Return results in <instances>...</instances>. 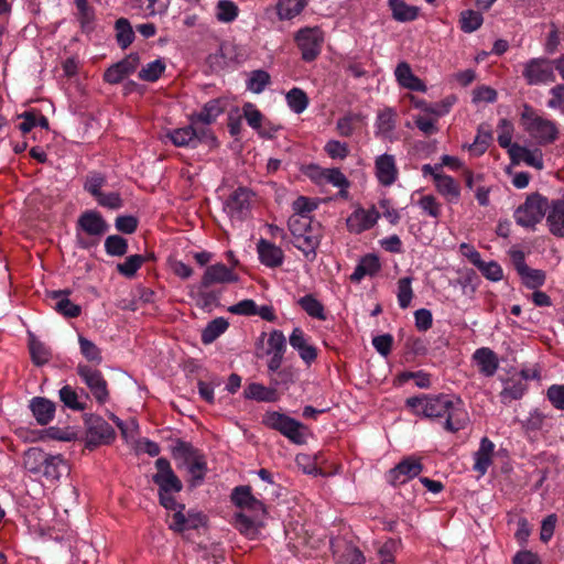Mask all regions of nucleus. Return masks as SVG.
<instances>
[{
    "label": "nucleus",
    "instance_id": "nucleus-1",
    "mask_svg": "<svg viewBox=\"0 0 564 564\" xmlns=\"http://www.w3.org/2000/svg\"><path fill=\"white\" fill-rule=\"evenodd\" d=\"M406 405L416 414L429 419H445L444 429L456 433L468 423V414L463 400L454 394L412 397L406 399Z\"/></svg>",
    "mask_w": 564,
    "mask_h": 564
},
{
    "label": "nucleus",
    "instance_id": "nucleus-2",
    "mask_svg": "<svg viewBox=\"0 0 564 564\" xmlns=\"http://www.w3.org/2000/svg\"><path fill=\"white\" fill-rule=\"evenodd\" d=\"M108 230L109 225L99 212L86 210L77 219L76 243L82 249L95 247Z\"/></svg>",
    "mask_w": 564,
    "mask_h": 564
},
{
    "label": "nucleus",
    "instance_id": "nucleus-3",
    "mask_svg": "<svg viewBox=\"0 0 564 564\" xmlns=\"http://www.w3.org/2000/svg\"><path fill=\"white\" fill-rule=\"evenodd\" d=\"M547 207L549 199L545 196L540 193H532L514 210V220L517 225L534 230L535 226L544 218Z\"/></svg>",
    "mask_w": 564,
    "mask_h": 564
},
{
    "label": "nucleus",
    "instance_id": "nucleus-4",
    "mask_svg": "<svg viewBox=\"0 0 564 564\" xmlns=\"http://www.w3.org/2000/svg\"><path fill=\"white\" fill-rule=\"evenodd\" d=\"M166 138L175 147L196 148L198 144H205L215 148L217 145V139L210 129L199 128L192 122L186 127L170 130Z\"/></svg>",
    "mask_w": 564,
    "mask_h": 564
},
{
    "label": "nucleus",
    "instance_id": "nucleus-5",
    "mask_svg": "<svg viewBox=\"0 0 564 564\" xmlns=\"http://www.w3.org/2000/svg\"><path fill=\"white\" fill-rule=\"evenodd\" d=\"M521 121L525 131L540 144H549L557 139V128L551 120L536 116L530 106H524Z\"/></svg>",
    "mask_w": 564,
    "mask_h": 564
},
{
    "label": "nucleus",
    "instance_id": "nucleus-6",
    "mask_svg": "<svg viewBox=\"0 0 564 564\" xmlns=\"http://www.w3.org/2000/svg\"><path fill=\"white\" fill-rule=\"evenodd\" d=\"M172 455L175 459H182L192 476V485L200 482L206 474V460L204 456L193 447L191 443L177 440L172 447Z\"/></svg>",
    "mask_w": 564,
    "mask_h": 564
},
{
    "label": "nucleus",
    "instance_id": "nucleus-7",
    "mask_svg": "<svg viewBox=\"0 0 564 564\" xmlns=\"http://www.w3.org/2000/svg\"><path fill=\"white\" fill-rule=\"evenodd\" d=\"M262 423L267 427L280 432L294 444L302 445L306 442L305 426L286 414L276 411L267 412L262 417Z\"/></svg>",
    "mask_w": 564,
    "mask_h": 564
},
{
    "label": "nucleus",
    "instance_id": "nucleus-8",
    "mask_svg": "<svg viewBox=\"0 0 564 564\" xmlns=\"http://www.w3.org/2000/svg\"><path fill=\"white\" fill-rule=\"evenodd\" d=\"M86 446L95 448L100 444H109L115 440V430L101 416L85 414Z\"/></svg>",
    "mask_w": 564,
    "mask_h": 564
},
{
    "label": "nucleus",
    "instance_id": "nucleus-9",
    "mask_svg": "<svg viewBox=\"0 0 564 564\" xmlns=\"http://www.w3.org/2000/svg\"><path fill=\"white\" fill-rule=\"evenodd\" d=\"M76 372L99 404H105L109 400L108 383L100 370L79 364Z\"/></svg>",
    "mask_w": 564,
    "mask_h": 564
},
{
    "label": "nucleus",
    "instance_id": "nucleus-10",
    "mask_svg": "<svg viewBox=\"0 0 564 564\" xmlns=\"http://www.w3.org/2000/svg\"><path fill=\"white\" fill-rule=\"evenodd\" d=\"M555 62L547 58H531L523 65L522 76L528 85H541L555 80Z\"/></svg>",
    "mask_w": 564,
    "mask_h": 564
},
{
    "label": "nucleus",
    "instance_id": "nucleus-11",
    "mask_svg": "<svg viewBox=\"0 0 564 564\" xmlns=\"http://www.w3.org/2000/svg\"><path fill=\"white\" fill-rule=\"evenodd\" d=\"M252 192L247 187L235 189L224 203V212L232 220L242 221L250 214Z\"/></svg>",
    "mask_w": 564,
    "mask_h": 564
},
{
    "label": "nucleus",
    "instance_id": "nucleus-12",
    "mask_svg": "<svg viewBox=\"0 0 564 564\" xmlns=\"http://www.w3.org/2000/svg\"><path fill=\"white\" fill-rule=\"evenodd\" d=\"M323 40L318 28H303L297 31L295 42L305 62H312L319 55Z\"/></svg>",
    "mask_w": 564,
    "mask_h": 564
},
{
    "label": "nucleus",
    "instance_id": "nucleus-13",
    "mask_svg": "<svg viewBox=\"0 0 564 564\" xmlns=\"http://www.w3.org/2000/svg\"><path fill=\"white\" fill-rule=\"evenodd\" d=\"M155 467L158 471L152 476V480L159 486V491L180 492L182 490V481L175 475L166 458H158L155 460Z\"/></svg>",
    "mask_w": 564,
    "mask_h": 564
},
{
    "label": "nucleus",
    "instance_id": "nucleus-14",
    "mask_svg": "<svg viewBox=\"0 0 564 564\" xmlns=\"http://www.w3.org/2000/svg\"><path fill=\"white\" fill-rule=\"evenodd\" d=\"M423 470L420 459L410 456L389 470L387 478L392 486H399L416 477Z\"/></svg>",
    "mask_w": 564,
    "mask_h": 564
},
{
    "label": "nucleus",
    "instance_id": "nucleus-15",
    "mask_svg": "<svg viewBox=\"0 0 564 564\" xmlns=\"http://www.w3.org/2000/svg\"><path fill=\"white\" fill-rule=\"evenodd\" d=\"M322 236L321 225L315 223V225L305 230V232L294 237L293 245L312 262L316 259V250L321 243Z\"/></svg>",
    "mask_w": 564,
    "mask_h": 564
},
{
    "label": "nucleus",
    "instance_id": "nucleus-16",
    "mask_svg": "<svg viewBox=\"0 0 564 564\" xmlns=\"http://www.w3.org/2000/svg\"><path fill=\"white\" fill-rule=\"evenodd\" d=\"M185 506L180 505V510H176L172 516L170 529L175 532H184L187 530H195L205 524V517L202 512L189 510L184 513Z\"/></svg>",
    "mask_w": 564,
    "mask_h": 564
},
{
    "label": "nucleus",
    "instance_id": "nucleus-17",
    "mask_svg": "<svg viewBox=\"0 0 564 564\" xmlns=\"http://www.w3.org/2000/svg\"><path fill=\"white\" fill-rule=\"evenodd\" d=\"M231 501L240 509L265 516L264 503L252 495L250 486H238L231 492Z\"/></svg>",
    "mask_w": 564,
    "mask_h": 564
},
{
    "label": "nucleus",
    "instance_id": "nucleus-18",
    "mask_svg": "<svg viewBox=\"0 0 564 564\" xmlns=\"http://www.w3.org/2000/svg\"><path fill=\"white\" fill-rule=\"evenodd\" d=\"M140 64V56L138 53H131L126 58L111 65L104 74L105 82L109 84H118L124 77L132 74Z\"/></svg>",
    "mask_w": 564,
    "mask_h": 564
},
{
    "label": "nucleus",
    "instance_id": "nucleus-19",
    "mask_svg": "<svg viewBox=\"0 0 564 564\" xmlns=\"http://www.w3.org/2000/svg\"><path fill=\"white\" fill-rule=\"evenodd\" d=\"M544 217L549 231L557 238H564V199L557 198L549 202Z\"/></svg>",
    "mask_w": 564,
    "mask_h": 564
},
{
    "label": "nucleus",
    "instance_id": "nucleus-20",
    "mask_svg": "<svg viewBox=\"0 0 564 564\" xmlns=\"http://www.w3.org/2000/svg\"><path fill=\"white\" fill-rule=\"evenodd\" d=\"M379 217L380 214L375 208L369 210L359 208L347 218L346 225L350 232L360 234L372 228Z\"/></svg>",
    "mask_w": 564,
    "mask_h": 564
},
{
    "label": "nucleus",
    "instance_id": "nucleus-21",
    "mask_svg": "<svg viewBox=\"0 0 564 564\" xmlns=\"http://www.w3.org/2000/svg\"><path fill=\"white\" fill-rule=\"evenodd\" d=\"M238 276L224 263L207 267L202 278L200 288L207 289L215 283L237 282Z\"/></svg>",
    "mask_w": 564,
    "mask_h": 564
},
{
    "label": "nucleus",
    "instance_id": "nucleus-22",
    "mask_svg": "<svg viewBox=\"0 0 564 564\" xmlns=\"http://www.w3.org/2000/svg\"><path fill=\"white\" fill-rule=\"evenodd\" d=\"M70 467L67 460L61 454L52 455L47 453V459L43 464L40 477H44L50 482H55L64 475H69Z\"/></svg>",
    "mask_w": 564,
    "mask_h": 564
},
{
    "label": "nucleus",
    "instance_id": "nucleus-23",
    "mask_svg": "<svg viewBox=\"0 0 564 564\" xmlns=\"http://www.w3.org/2000/svg\"><path fill=\"white\" fill-rule=\"evenodd\" d=\"M375 169L376 176L381 185L390 186L397 181L398 169L393 155L384 153L378 156Z\"/></svg>",
    "mask_w": 564,
    "mask_h": 564
},
{
    "label": "nucleus",
    "instance_id": "nucleus-24",
    "mask_svg": "<svg viewBox=\"0 0 564 564\" xmlns=\"http://www.w3.org/2000/svg\"><path fill=\"white\" fill-rule=\"evenodd\" d=\"M257 250L261 263L265 267L278 268L283 263L284 252L274 243H271L265 239H260L257 245Z\"/></svg>",
    "mask_w": 564,
    "mask_h": 564
},
{
    "label": "nucleus",
    "instance_id": "nucleus-25",
    "mask_svg": "<svg viewBox=\"0 0 564 564\" xmlns=\"http://www.w3.org/2000/svg\"><path fill=\"white\" fill-rule=\"evenodd\" d=\"M290 345L297 350L301 359L307 365L312 364L317 357V350L310 345L305 338L304 332L300 327H295L290 335Z\"/></svg>",
    "mask_w": 564,
    "mask_h": 564
},
{
    "label": "nucleus",
    "instance_id": "nucleus-26",
    "mask_svg": "<svg viewBox=\"0 0 564 564\" xmlns=\"http://www.w3.org/2000/svg\"><path fill=\"white\" fill-rule=\"evenodd\" d=\"M394 75L400 86L406 89L421 93L426 90L425 84L413 74L406 62H401L397 65Z\"/></svg>",
    "mask_w": 564,
    "mask_h": 564
},
{
    "label": "nucleus",
    "instance_id": "nucleus-27",
    "mask_svg": "<svg viewBox=\"0 0 564 564\" xmlns=\"http://www.w3.org/2000/svg\"><path fill=\"white\" fill-rule=\"evenodd\" d=\"M69 290L52 291L48 296L55 300L54 310L65 317L75 318L80 315L82 308L79 305L73 303L68 295Z\"/></svg>",
    "mask_w": 564,
    "mask_h": 564
},
{
    "label": "nucleus",
    "instance_id": "nucleus-28",
    "mask_svg": "<svg viewBox=\"0 0 564 564\" xmlns=\"http://www.w3.org/2000/svg\"><path fill=\"white\" fill-rule=\"evenodd\" d=\"M30 409L40 425L48 424L55 414V403L43 397H34L30 401Z\"/></svg>",
    "mask_w": 564,
    "mask_h": 564
},
{
    "label": "nucleus",
    "instance_id": "nucleus-29",
    "mask_svg": "<svg viewBox=\"0 0 564 564\" xmlns=\"http://www.w3.org/2000/svg\"><path fill=\"white\" fill-rule=\"evenodd\" d=\"M474 360L476 361L480 373L486 377H492L499 367V360L494 350L488 347L478 348L474 355Z\"/></svg>",
    "mask_w": 564,
    "mask_h": 564
},
{
    "label": "nucleus",
    "instance_id": "nucleus-30",
    "mask_svg": "<svg viewBox=\"0 0 564 564\" xmlns=\"http://www.w3.org/2000/svg\"><path fill=\"white\" fill-rule=\"evenodd\" d=\"M313 169L316 171V174L313 175V177L319 181H326L335 187L340 188V194L343 196L347 195L346 189L349 187V181L339 169H319L317 166Z\"/></svg>",
    "mask_w": 564,
    "mask_h": 564
},
{
    "label": "nucleus",
    "instance_id": "nucleus-31",
    "mask_svg": "<svg viewBox=\"0 0 564 564\" xmlns=\"http://www.w3.org/2000/svg\"><path fill=\"white\" fill-rule=\"evenodd\" d=\"M224 112L223 107L220 106V101L217 99L209 100L206 102L203 107V109L197 112L193 113L189 117V122L193 124H196L198 127V123L208 126L216 121V119Z\"/></svg>",
    "mask_w": 564,
    "mask_h": 564
},
{
    "label": "nucleus",
    "instance_id": "nucleus-32",
    "mask_svg": "<svg viewBox=\"0 0 564 564\" xmlns=\"http://www.w3.org/2000/svg\"><path fill=\"white\" fill-rule=\"evenodd\" d=\"M169 6L170 0H131V8L139 10L144 18L164 15Z\"/></svg>",
    "mask_w": 564,
    "mask_h": 564
},
{
    "label": "nucleus",
    "instance_id": "nucleus-33",
    "mask_svg": "<svg viewBox=\"0 0 564 564\" xmlns=\"http://www.w3.org/2000/svg\"><path fill=\"white\" fill-rule=\"evenodd\" d=\"M495 445L494 443L487 438L482 437L480 441L479 449L475 453V464H474V470L478 471L480 475H485L488 467L491 465L492 459V452H494Z\"/></svg>",
    "mask_w": 564,
    "mask_h": 564
},
{
    "label": "nucleus",
    "instance_id": "nucleus-34",
    "mask_svg": "<svg viewBox=\"0 0 564 564\" xmlns=\"http://www.w3.org/2000/svg\"><path fill=\"white\" fill-rule=\"evenodd\" d=\"M47 459V453L39 447L29 448L23 455L24 468L35 477L41 476L43 464Z\"/></svg>",
    "mask_w": 564,
    "mask_h": 564
},
{
    "label": "nucleus",
    "instance_id": "nucleus-35",
    "mask_svg": "<svg viewBox=\"0 0 564 564\" xmlns=\"http://www.w3.org/2000/svg\"><path fill=\"white\" fill-rule=\"evenodd\" d=\"M434 184L438 193L445 196L448 202H457L460 195V189L452 176L434 174Z\"/></svg>",
    "mask_w": 564,
    "mask_h": 564
},
{
    "label": "nucleus",
    "instance_id": "nucleus-36",
    "mask_svg": "<svg viewBox=\"0 0 564 564\" xmlns=\"http://www.w3.org/2000/svg\"><path fill=\"white\" fill-rule=\"evenodd\" d=\"M334 554L340 564H365V556L362 552L355 545L344 542L343 545H337Z\"/></svg>",
    "mask_w": 564,
    "mask_h": 564
},
{
    "label": "nucleus",
    "instance_id": "nucleus-37",
    "mask_svg": "<svg viewBox=\"0 0 564 564\" xmlns=\"http://www.w3.org/2000/svg\"><path fill=\"white\" fill-rule=\"evenodd\" d=\"M262 514L247 516L243 512H238L235 516V527L245 535L253 538L258 533V525L263 519Z\"/></svg>",
    "mask_w": 564,
    "mask_h": 564
},
{
    "label": "nucleus",
    "instance_id": "nucleus-38",
    "mask_svg": "<svg viewBox=\"0 0 564 564\" xmlns=\"http://www.w3.org/2000/svg\"><path fill=\"white\" fill-rule=\"evenodd\" d=\"M246 399H251L260 402H274L278 400L276 391L274 388H267L260 383H250L243 391Z\"/></svg>",
    "mask_w": 564,
    "mask_h": 564
},
{
    "label": "nucleus",
    "instance_id": "nucleus-39",
    "mask_svg": "<svg viewBox=\"0 0 564 564\" xmlns=\"http://www.w3.org/2000/svg\"><path fill=\"white\" fill-rule=\"evenodd\" d=\"M306 0H278L276 13L280 20H291L306 7Z\"/></svg>",
    "mask_w": 564,
    "mask_h": 564
},
{
    "label": "nucleus",
    "instance_id": "nucleus-40",
    "mask_svg": "<svg viewBox=\"0 0 564 564\" xmlns=\"http://www.w3.org/2000/svg\"><path fill=\"white\" fill-rule=\"evenodd\" d=\"M297 304L308 316L319 321L326 319L324 305L313 294L300 297Z\"/></svg>",
    "mask_w": 564,
    "mask_h": 564
},
{
    "label": "nucleus",
    "instance_id": "nucleus-41",
    "mask_svg": "<svg viewBox=\"0 0 564 564\" xmlns=\"http://www.w3.org/2000/svg\"><path fill=\"white\" fill-rule=\"evenodd\" d=\"M229 326V323L224 317H217L209 322L202 332V341L204 344L214 343L221 334H224Z\"/></svg>",
    "mask_w": 564,
    "mask_h": 564
},
{
    "label": "nucleus",
    "instance_id": "nucleus-42",
    "mask_svg": "<svg viewBox=\"0 0 564 564\" xmlns=\"http://www.w3.org/2000/svg\"><path fill=\"white\" fill-rule=\"evenodd\" d=\"M392 17L397 21L406 22L416 19L419 10L416 7L408 6L403 0H389Z\"/></svg>",
    "mask_w": 564,
    "mask_h": 564
},
{
    "label": "nucleus",
    "instance_id": "nucleus-43",
    "mask_svg": "<svg viewBox=\"0 0 564 564\" xmlns=\"http://www.w3.org/2000/svg\"><path fill=\"white\" fill-rule=\"evenodd\" d=\"M117 43L121 48H127L134 40V31L126 18H120L115 23Z\"/></svg>",
    "mask_w": 564,
    "mask_h": 564
},
{
    "label": "nucleus",
    "instance_id": "nucleus-44",
    "mask_svg": "<svg viewBox=\"0 0 564 564\" xmlns=\"http://www.w3.org/2000/svg\"><path fill=\"white\" fill-rule=\"evenodd\" d=\"M144 262H147V257L143 254H132L127 257L123 262L118 263L116 269L122 276L132 279Z\"/></svg>",
    "mask_w": 564,
    "mask_h": 564
},
{
    "label": "nucleus",
    "instance_id": "nucleus-45",
    "mask_svg": "<svg viewBox=\"0 0 564 564\" xmlns=\"http://www.w3.org/2000/svg\"><path fill=\"white\" fill-rule=\"evenodd\" d=\"M519 275L522 279V283L531 290H535L545 283L546 274L543 270L531 269L529 265L523 269Z\"/></svg>",
    "mask_w": 564,
    "mask_h": 564
},
{
    "label": "nucleus",
    "instance_id": "nucleus-46",
    "mask_svg": "<svg viewBox=\"0 0 564 564\" xmlns=\"http://www.w3.org/2000/svg\"><path fill=\"white\" fill-rule=\"evenodd\" d=\"M484 18L482 14L478 11L474 10H465L460 13V29L465 33H471L478 30L482 24Z\"/></svg>",
    "mask_w": 564,
    "mask_h": 564
},
{
    "label": "nucleus",
    "instance_id": "nucleus-47",
    "mask_svg": "<svg viewBox=\"0 0 564 564\" xmlns=\"http://www.w3.org/2000/svg\"><path fill=\"white\" fill-rule=\"evenodd\" d=\"M128 241L119 235L108 236L105 240V250L111 257H122L128 252Z\"/></svg>",
    "mask_w": 564,
    "mask_h": 564
},
{
    "label": "nucleus",
    "instance_id": "nucleus-48",
    "mask_svg": "<svg viewBox=\"0 0 564 564\" xmlns=\"http://www.w3.org/2000/svg\"><path fill=\"white\" fill-rule=\"evenodd\" d=\"M285 98L289 107L295 113H302L308 106L307 95L301 88H292Z\"/></svg>",
    "mask_w": 564,
    "mask_h": 564
},
{
    "label": "nucleus",
    "instance_id": "nucleus-49",
    "mask_svg": "<svg viewBox=\"0 0 564 564\" xmlns=\"http://www.w3.org/2000/svg\"><path fill=\"white\" fill-rule=\"evenodd\" d=\"M79 348L82 355L89 361L96 365H100L102 356L100 349L88 338L79 335L78 337Z\"/></svg>",
    "mask_w": 564,
    "mask_h": 564
},
{
    "label": "nucleus",
    "instance_id": "nucleus-50",
    "mask_svg": "<svg viewBox=\"0 0 564 564\" xmlns=\"http://www.w3.org/2000/svg\"><path fill=\"white\" fill-rule=\"evenodd\" d=\"M165 70V63L159 58L147 64L140 72L139 78L144 82L158 80Z\"/></svg>",
    "mask_w": 564,
    "mask_h": 564
},
{
    "label": "nucleus",
    "instance_id": "nucleus-51",
    "mask_svg": "<svg viewBox=\"0 0 564 564\" xmlns=\"http://www.w3.org/2000/svg\"><path fill=\"white\" fill-rule=\"evenodd\" d=\"M527 390L525 383L521 380L510 381L506 384V387L500 392V398L503 403L511 402L513 400H519L523 397Z\"/></svg>",
    "mask_w": 564,
    "mask_h": 564
},
{
    "label": "nucleus",
    "instance_id": "nucleus-52",
    "mask_svg": "<svg viewBox=\"0 0 564 564\" xmlns=\"http://www.w3.org/2000/svg\"><path fill=\"white\" fill-rule=\"evenodd\" d=\"M106 176L100 172H90L84 182V189L97 198L101 194V187L106 184Z\"/></svg>",
    "mask_w": 564,
    "mask_h": 564
},
{
    "label": "nucleus",
    "instance_id": "nucleus-53",
    "mask_svg": "<svg viewBox=\"0 0 564 564\" xmlns=\"http://www.w3.org/2000/svg\"><path fill=\"white\" fill-rule=\"evenodd\" d=\"M238 15V7L230 0H219L216 6V18L220 22H231Z\"/></svg>",
    "mask_w": 564,
    "mask_h": 564
},
{
    "label": "nucleus",
    "instance_id": "nucleus-54",
    "mask_svg": "<svg viewBox=\"0 0 564 564\" xmlns=\"http://www.w3.org/2000/svg\"><path fill=\"white\" fill-rule=\"evenodd\" d=\"M270 83V75L268 72L262 69H257L251 72L250 77L247 82V87L249 90L256 94H260L264 90L267 85Z\"/></svg>",
    "mask_w": 564,
    "mask_h": 564
},
{
    "label": "nucleus",
    "instance_id": "nucleus-55",
    "mask_svg": "<svg viewBox=\"0 0 564 564\" xmlns=\"http://www.w3.org/2000/svg\"><path fill=\"white\" fill-rule=\"evenodd\" d=\"M419 207L427 216L438 219L442 214V205L433 195H424L417 202Z\"/></svg>",
    "mask_w": 564,
    "mask_h": 564
},
{
    "label": "nucleus",
    "instance_id": "nucleus-56",
    "mask_svg": "<svg viewBox=\"0 0 564 564\" xmlns=\"http://www.w3.org/2000/svg\"><path fill=\"white\" fill-rule=\"evenodd\" d=\"M314 225L315 224L310 216H302L296 214H293L288 221V226L293 238L300 236L302 232H305V230Z\"/></svg>",
    "mask_w": 564,
    "mask_h": 564
},
{
    "label": "nucleus",
    "instance_id": "nucleus-57",
    "mask_svg": "<svg viewBox=\"0 0 564 564\" xmlns=\"http://www.w3.org/2000/svg\"><path fill=\"white\" fill-rule=\"evenodd\" d=\"M30 352L32 361L36 366L46 364L50 359V351L43 343L36 340L33 336L30 339Z\"/></svg>",
    "mask_w": 564,
    "mask_h": 564
},
{
    "label": "nucleus",
    "instance_id": "nucleus-58",
    "mask_svg": "<svg viewBox=\"0 0 564 564\" xmlns=\"http://www.w3.org/2000/svg\"><path fill=\"white\" fill-rule=\"evenodd\" d=\"M411 282L410 276L402 278L398 282V302L401 308H406L413 297Z\"/></svg>",
    "mask_w": 564,
    "mask_h": 564
},
{
    "label": "nucleus",
    "instance_id": "nucleus-59",
    "mask_svg": "<svg viewBox=\"0 0 564 564\" xmlns=\"http://www.w3.org/2000/svg\"><path fill=\"white\" fill-rule=\"evenodd\" d=\"M362 116L360 113H347L343 118H339L336 123L338 133L341 137H350L354 133V123L361 121Z\"/></svg>",
    "mask_w": 564,
    "mask_h": 564
},
{
    "label": "nucleus",
    "instance_id": "nucleus-60",
    "mask_svg": "<svg viewBox=\"0 0 564 564\" xmlns=\"http://www.w3.org/2000/svg\"><path fill=\"white\" fill-rule=\"evenodd\" d=\"M377 129L379 133L388 134L392 132L395 128L394 122V112L392 109L388 108L378 113L377 117Z\"/></svg>",
    "mask_w": 564,
    "mask_h": 564
},
{
    "label": "nucleus",
    "instance_id": "nucleus-61",
    "mask_svg": "<svg viewBox=\"0 0 564 564\" xmlns=\"http://www.w3.org/2000/svg\"><path fill=\"white\" fill-rule=\"evenodd\" d=\"M268 354L284 355L286 350V339L281 330L274 329L270 333L268 339Z\"/></svg>",
    "mask_w": 564,
    "mask_h": 564
},
{
    "label": "nucleus",
    "instance_id": "nucleus-62",
    "mask_svg": "<svg viewBox=\"0 0 564 564\" xmlns=\"http://www.w3.org/2000/svg\"><path fill=\"white\" fill-rule=\"evenodd\" d=\"M59 399L67 408L72 410L82 411L85 409V405L78 402V395L76 391L69 386H64L59 390Z\"/></svg>",
    "mask_w": 564,
    "mask_h": 564
},
{
    "label": "nucleus",
    "instance_id": "nucleus-63",
    "mask_svg": "<svg viewBox=\"0 0 564 564\" xmlns=\"http://www.w3.org/2000/svg\"><path fill=\"white\" fill-rule=\"evenodd\" d=\"M476 268L490 281L496 282L502 279V269L496 261L485 262L481 260V264H478Z\"/></svg>",
    "mask_w": 564,
    "mask_h": 564
},
{
    "label": "nucleus",
    "instance_id": "nucleus-64",
    "mask_svg": "<svg viewBox=\"0 0 564 564\" xmlns=\"http://www.w3.org/2000/svg\"><path fill=\"white\" fill-rule=\"evenodd\" d=\"M549 401L554 408L564 410V386L553 384L547 389L546 392Z\"/></svg>",
    "mask_w": 564,
    "mask_h": 564
}]
</instances>
